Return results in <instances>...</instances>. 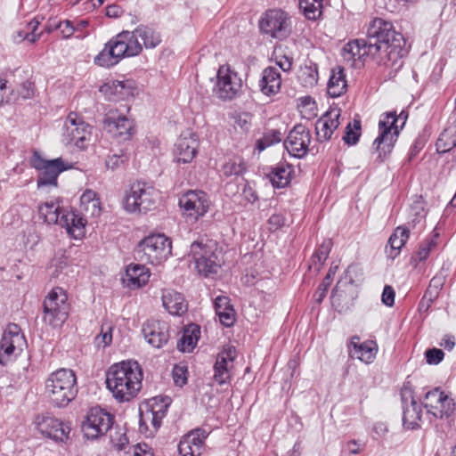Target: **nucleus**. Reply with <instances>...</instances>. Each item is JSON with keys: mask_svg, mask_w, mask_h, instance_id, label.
I'll use <instances>...</instances> for the list:
<instances>
[{"mask_svg": "<svg viewBox=\"0 0 456 456\" xmlns=\"http://www.w3.org/2000/svg\"><path fill=\"white\" fill-rule=\"evenodd\" d=\"M406 40L396 31L392 22L375 18L368 26L366 38L349 41L343 47V57L346 61H362L370 57L380 67L397 72L408 54Z\"/></svg>", "mask_w": 456, "mask_h": 456, "instance_id": "1", "label": "nucleus"}, {"mask_svg": "<svg viewBox=\"0 0 456 456\" xmlns=\"http://www.w3.org/2000/svg\"><path fill=\"white\" fill-rule=\"evenodd\" d=\"M145 48H155L161 43V37L152 28L140 25L133 31L123 30L109 40L103 49L94 57V64L102 68H110L125 58L139 55Z\"/></svg>", "mask_w": 456, "mask_h": 456, "instance_id": "2", "label": "nucleus"}, {"mask_svg": "<svg viewBox=\"0 0 456 456\" xmlns=\"http://www.w3.org/2000/svg\"><path fill=\"white\" fill-rule=\"evenodd\" d=\"M142 370L135 361L115 363L106 373L108 389L118 402H128L142 388Z\"/></svg>", "mask_w": 456, "mask_h": 456, "instance_id": "3", "label": "nucleus"}, {"mask_svg": "<svg viewBox=\"0 0 456 456\" xmlns=\"http://www.w3.org/2000/svg\"><path fill=\"white\" fill-rule=\"evenodd\" d=\"M45 393L53 406H67L77 395L75 372L69 369H60L51 373L45 380Z\"/></svg>", "mask_w": 456, "mask_h": 456, "instance_id": "4", "label": "nucleus"}, {"mask_svg": "<svg viewBox=\"0 0 456 456\" xmlns=\"http://www.w3.org/2000/svg\"><path fill=\"white\" fill-rule=\"evenodd\" d=\"M396 112H388L379 121V136L372 143L373 151L378 153L377 161L382 163L388 158L399 135Z\"/></svg>", "mask_w": 456, "mask_h": 456, "instance_id": "5", "label": "nucleus"}, {"mask_svg": "<svg viewBox=\"0 0 456 456\" xmlns=\"http://www.w3.org/2000/svg\"><path fill=\"white\" fill-rule=\"evenodd\" d=\"M171 250L172 243L167 237L153 234L139 242L134 250V257L141 262L159 265L171 255Z\"/></svg>", "mask_w": 456, "mask_h": 456, "instance_id": "6", "label": "nucleus"}, {"mask_svg": "<svg viewBox=\"0 0 456 456\" xmlns=\"http://www.w3.org/2000/svg\"><path fill=\"white\" fill-rule=\"evenodd\" d=\"M70 305L63 289L53 288L43 303V321L53 328H61L67 321Z\"/></svg>", "mask_w": 456, "mask_h": 456, "instance_id": "7", "label": "nucleus"}, {"mask_svg": "<svg viewBox=\"0 0 456 456\" xmlns=\"http://www.w3.org/2000/svg\"><path fill=\"white\" fill-rule=\"evenodd\" d=\"M159 191L144 182L134 183L124 198V208L131 213H146L155 208Z\"/></svg>", "mask_w": 456, "mask_h": 456, "instance_id": "8", "label": "nucleus"}, {"mask_svg": "<svg viewBox=\"0 0 456 456\" xmlns=\"http://www.w3.org/2000/svg\"><path fill=\"white\" fill-rule=\"evenodd\" d=\"M259 29L272 38L285 39L291 32L290 16L281 9L268 10L259 20Z\"/></svg>", "mask_w": 456, "mask_h": 456, "instance_id": "9", "label": "nucleus"}, {"mask_svg": "<svg viewBox=\"0 0 456 456\" xmlns=\"http://www.w3.org/2000/svg\"><path fill=\"white\" fill-rule=\"evenodd\" d=\"M93 127L75 113H70L65 120L62 142L67 145L85 150L92 140Z\"/></svg>", "mask_w": 456, "mask_h": 456, "instance_id": "10", "label": "nucleus"}, {"mask_svg": "<svg viewBox=\"0 0 456 456\" xmlns=\"http://www.w3.org/2000/svg\"><path fill=\"white\" fill-rule=\"evenodd\" d=\"M191 256L198 273L204 277L216 274L221 268V263L212 245L203 242L202 240L193 241L191 245Z\"/></svg>", "mask_w": 456, "mask_h": 456, "instance_id": "11", "label": "nucleus"}, {"mask_svg": "<svg viewBox=\"0 0 456 456\" xmlns=\"http://www.w3.org/2000/svg\"><path fill=\"white\" fill-rule=\"evenodd\" d=\"M34 424L40 435L56 444L67 443L69 439L71 427L69 422H65L49 414L36 416Z\"/></svg>", "mask_w": 456, "mask_h": 456, "instance_id": "12", "label": "nucleus"}, {"mask_svg": "<svg viewBox=\"0 0 456 456\" xmlns=\"http://www.w3.org/2000/svg\"><path fill=\"white\" fill-rule=\"evenodd\" d=\"M114 417L101 407H93L82 422L81 429L88 440H94L104 436L112 427Z\"/></svg>", "mask_w": 456, "mask_h": 456, "instance_id": "13", "label": "nucleus"}, {"mask_svg": "<svg viewBox=\"0 0 456 456\" xmlns=\"http://www.w3.org/2000/svg\"><path fill=\"white\" fill-rule=\"evenodd\" d=\"M30 163L32 167L39 171L37 187L56 185L59 175L69 167L61 158L47 160L37 151L34 152Z\"/></svg>", "mask_w": 456, "mask_h": 456, "instance_id": "14", "label": "nucleus"}, {"mask_svg": "<svg viewBox=\"0 0 456 456\" xmlns=\"http://www.w3.org/2000/svg\"><path fill=\"white\" fill-rule=\"evenodd\" d=\"M216 78L214 93L219 99L232 100L240 94L242 81L228 66L223 65L218 69Z\"/></svg>", "mask_w": 456, "mask_h": 456, "instance_id": "15", "label": "nucleus"}, {"mask_svg": "<svg viewBox=\"0 0 456 456\" xmlns=\"http://www.w3.org/2000/svg\"><path fill=\"white\" fill-rule=\"evenodd\" d=\"M25 343V338L20 333V327L14 323L9 324L0 341V363L7 364L12 357L22 351Z\"/></svg>", "mask_w": 456, "mask_h": 456, "instance_id": "16", "label": "nucleus"}, {"mask_svg": "<svg viewBox=\"0 0 456 456\" xmlns=\"http://www.w3.org/2000/svg\"><path fill=\"white\" fill-rule=\"evenodd\" d=\"M403 408V426L406 429H418L422 417V409L416 402L409 382L404 383L401 389Z\"/></svg>", "mask_w": 456, "mask_h": 456, "instance_id": "17", "label": "nucleus"}, {"mask_svg": "<svg viewBox=\"0 0 456 456\" xmlns=\"http://www.w3.org/2000/svg\"><path fill=\"white\" fill-rule=\"evenodd\" d=\"M423 406L428 413L442 419L453 413L455 403L440 387H435L425 394Z\"/></svg>", "mask_w": 456, "mask_h": 456, "instance_id": "18", "label": "nucleus"}, {"mask_svg": "<svg viewBox=\"0 0 456 456\" xmlns=\"http://www.w3.org/2000/svg\"><path fill=\"white\" fill-rule=\"evenodd\" d=\"M179 206L184 215L195 222L208 211L210 200L203 191H189L180 198Z\"/></svg>", "mask_w": 456, "mask_h": 456, "instance_id": "19", "label": "nucleus"}, {"mask_svg": "<svg viewBox=\"0 0 456 456\" xmlns=\"http://www.w3.org/2000/svg\"><path fill=\"white\" fill-rule=\"evenodd\" d=\"M102 128L119 141H128L134 133V121L110 110L102 120Z\"/></svg>", "mask_w": 456, "mask_h": 456, "instance_id": "20", "label": "nucleus"}, {"mask_svg": "<svg viewBox=\"0 0 456 456\" xmlns=\"http://www.w3.org/2000/svg\"><path fill=\"white\" fill-rule=\"evenodd\" d=\"M311 142L309 130L303 125H296L284 141V147L290 155L296 158L304 157L308 151Z\"/></svg>", "mask_w": 456, "mask_h": 456, "instance_id": "21", "label": "nucleus"}, {"mask_svg": "<svg viewBox=\"0 0 456 456\" xmlns=\"http://www.w3.org/2000/svg\"><path fill=\"white\" fill-rule=\"evenodd\" d=\"M142 332L147 343L155 348L163 347L170 338L169 325L163 321H146L142 324Z\"/></svg>", "mask_w": 456, "mask_h": 456, "instance_id": "22", "label": "nucleus"}, {"mask_svg": "<svg viewBox=\"0 0 456 456\" xmlns=\"http://www.w3.org/2000/svg\"><path fill=\"white\" fill-rule=\"evenodd\" d=\"M208 436V432L203 428L190 431L178 444L179 453L182 456H200Z\"/></svg>", "mask_w": 456, "mask_h": 456, "instance_id": "23", "label": "nucleus"}, {"mask_svg": "<svg viewBox=\"0 0 456 456\" xmlns=\"http://www.w3.org/2000/svg\"><path fill=\"white\" fill-rule=\"evenodd\" d=\"M199 141L195 134L186 132L177 139L174 154L178 163H190L198 153Z\"/></svg>", "mask_w": 456, "mask_h": 456, "instance_id": "24", "label": "nucleus"}, {"mask_svg": "<svg viewBox=\"0 0 456 456\" xmlns=\"http://www.w3.org/2000/svg\"><path fill=\"white\" fill-rule=\"evenodd\" d=\"M340 111L332 110L323 114L315 124V133L319 142H326L331 138L333 132L339 126Z\"/></svg>", "mask_w": 456, "mask_h": 456, "instance_id": "25", "label": "nucleus"}, {"mask_svg": "<svg viewBox=\"0 0 456 456\" xmlns=\"http://www.w3.org/2000/svg\"><path fill=\"white\" fill-rule=\"evenodd\" d=\"M168 404L159 406L158 410L151 408L147 409L145 411L140 413V427L139 429L142 433L150 432L153 436L160 428L162 419L166 416L167 408Z\"/></svg>", "mask_w": 456, "mask_h": 456, "instance_id": "26", "label": "nucleus"}, {"mask_svg": "<svg viewBox=\"0 0 456 456\" xmlns=\"http://www.w3.org/2000/svg\"><path fill=\"white\" fill-rule=\"evenodd\" d=\"M86 222L87 218L84 215L64 210V212L61 213L59 225L64 227L69 234L77 239L84 234Z\"/></svg>", "mask_w": 456, "mask_h": 456, "instance_id": "27", "label": "nucleus"}, {"mask_svg": "<svg viewBox=\"0 0 456 456\" xmlns=\"http://www.w3.org/2000/svg\"><path fill=\"white\" fill-rule=\"evenodd\" d=\"M260 91L265 95L276 94L281 86V73L277 68L267 67L262 72V77L259 80Z\"/></svg>", "mask_w": 456, "mask_h": 456, "instance_id": "28", "label": "nucleus"}, {"mask_svg": "<svg viewBox=\"0 0 456 456\" xmlns=\"http://www.w3.org/2000/svg\"><path fill=\"white\" fill-rule=\"evenodd\" d=\"M163 306L172 315H182L187 309L188 305L183 296L173 289H164L162 292Z\"/></svg>", "mask_w": 456, "mask_h": 456, "instance_id": "29", "label": "nucleus"}, {"mask_svg": "<svg viewBox=\"0 0 456 456\" xmlns=\"http://www.w3.org/2000/svg\"><path fill=\"white\" fill-rule=\"evenodd\" d=\"M293 172L292 165L280 162L272 168L268 174V177L273 187L284 188L289 184Z\"/></svg>", "mask_w": 456, "mask_h": 456, "instance_id": "30", "label": "nucleus"}, {"mask_svg": "<svg viewBox=\"0 0 456 456\" xmlns=\"http://www.w3.org/2000/svg\"><path fill=\"white\" fill-rule=\"evenodd\" d=\"M214 306L220 322L226 327L232 326L235 322V310L230 298L226 296H218L214 301Z\"/></svg>", "mask_w": 456, "mask_h": 456, "instance_id": "31", "label": "nucleus"}, {"mask_svg": "<svg viewBox=\"0 0 456 456\" xmlns=\"http://www.w3.org/2000/svg\"><path fill=\"white\" fill-rule=\"evenodd\" d=\"M79 211L86 218L97 217L102 212L101 201L97 193L93 190H86L80 197Z\"/></svg>", "mask_w": 456, "mask_h": 456, "instance_id": "32", "label": "nucleus"}, {"mask_svg": "<svg viewBox=\"0 0 456 456\" xmlns=\"http://www.w3.org/2000/svg\"><path fill=\"white\" fill-rule=\"evenodd\" d=\"M126 276L129 287L140 288L148 282L150 272L144 265L131 264L126 267Z\"/></svg>", "mask_w": 456, "mask_h": 456, "instance_id": "33", "label": "nucleus"}, {"mask_svg": "<svg viewBox=\"0 0 456 456\" xmlns=\"http://www.w3.org/2000/svg\"><path fill=\"white\" fill-rule=\"evenodd\" d=\"M346 87L347 84L343 68L332 69L327 86L329 95L333 98L339 97L346 92Z\"/></svg>", "mask_w": 456, "mask_h": 456, "instance_id": "34", "label": "nucleus"}, {"mask_svg": "<svg viewBox=\"0 0 456 456\" xmlns=\"http://www.w3.org/2000/svg\"><path fill=\"white\" fill-rule=\"evenodd\" d=\"M410 234V230L403 227H397L392 235L389 237L388 245L389 249L387 248V256L395 259L402 247L406 243Z\"/></svg>", "mask_w": 456, "mask_h": 456, "instance_id": "35", "label": "nucleus"}, {"mask_svg": "<svg viewBox=\"0 0 456 456\" xmlns=\"http://www.w3.org/2000/svg\"><path fill=\"white\" fill-rule=\"evenodd\" d=\"M200 334V328L197 324H191L184 329L181 338L177 342V348L182 352H191L196 346Z\"/></svg>", "mask_w": 456, "mask_h": 456, "instance_id": "36", "label": "nucleus"}, {"mask_svg": "<svg viewBox=\"0 0 456 456\" xmlns=\"http://www.w3.org/2000/svg\"><path fill=\"white\" fill-rule=\"evenodd\" d=\"M324 0H298L300 12L309 20H317L322 16Z\"/></svg>", "mask_w": 456, "mask_h": 456, "instance_id": "37", "label": "nucleus"}, {"mask_svg": "<svg viewBox=\"0 0 456 456\" xmlns=\"http://www.w3.org/2000/svg\"><path fill=\"white\" fill-rule=\"evenodd\" d=\"M436 146L440 153L448 152L456 147V125L449 126L440 134Z\"/></svg>", "mask_w": 456, "mask_h": 456, "instance_id": "38", "label": "nucleus"}, {"mask_svg": "<svg viewBox=\"0 0 456 456\" xmlns=\"http://www.w3.org/2000/svg\"><path fill=\"white\" fill-rule=\"evenodd\" d=\"M376 353V344L373 341H365L355 346L354 349H350L349 355L369 363L375 358Z\"/></svg>", "mask_w": 456, "mask_h": 456, "instance_id": "39", "label": "nucleus"}, {"mask_svg": "<svg viewBox=\"0 0 456 456\" xmlns=\"http://www.w3.org/2000/svg\"><path fill=\"white\" fill-rule=\"evenodd\" d=\"M63 212L64 209L53 202H45L38 209L39 216L48 224H59L61 213Z\"/></svg>", "mask_w": 456, "mask_h": 456, "instance_id": "40", "label": "nucleus"}, {"mask_svg": "<svg viewBox=\"0 0 456 456\" xmlns=\"http://www.w3.org/2000/svg\"><path fill=\"white\" fill-rule=\"evenodd\" d=\"M297 78L304 87L312 88L316 86L318 82L317 65L313 62L305 63L300 68Z\"/></svg>", "mask_w": 456, "mask_h": 456, "instance_id": "41", "label": "nucleus"}, {"mask_svg": "<svg viewBox=\"0 0 456 456\" xmlns=\"http://www.w3.org/2000/svg\"><path fill=\"white\" fill-rule=\"evenodd\" d=\"M332 245L333 243L330 239H325L313 255L311 258L312 265H314L317 270L327 260Z\"/></svg>", "mask_w": 456, "mask_h": 456, "instance_id": "42", "label": "nucleus"}, {"mask_svg": "<svg viewBox=\"0 0 456 456\" xmlns=\"http://www.w3.org/2000/svg\"><path fill=\"white\" fill-rule=\"evenodd\" d=\"M361 136V121L354 119L353 122H349L345 128V134L343 141L346 144L352 146L355 145Z\"/></svg>", "mask_w": 456, "mask_h": 456, "instance_id": "43", "label": "nucleus"}, {"mask_svg": "<svg viewBox=\"0 0 456 456\" xmlns=\"http://www.w3.org/2000/svg\"><path fill=\"white\" fill-rule=\"evenodd\" d=\"M281 141V133L279 130H271L264 134V136L257 140L256 142V150L262 151L265 150L267 147L280 142Z\"/></svg>", "mask_w": 456, "mask_h": 456, "instance_id": "44", "label": "nucleus"}, {"mask_svg": "<svg viewBox=\"0 0 456 456\" xmlns=\"http://www.w3.org/2000/svg\"><path fill=\"white\" fill-rule=\"evenodd\" d=\"M40 21L35 18L30 22L28 23V30L29 31H18V37L21 40H28L30 43H35L39 39L41 34H36V30L37 29Z\"/></svg>", "mask_w": 456, "mask_h": 456, "instance_id": "45", "label": "nucleus"}, {"mask_svg": "<svg viewBox=\"0 0 456 456\" xmlns=\"http://www.w3.org/2000/svg\"><path fill=\"white\" fill-rule=\"evenodd\" d=\"M335 272L332 269L329 270V273L322 280V282L319 285L316 292L314 293V298L317 303H322L326 296L327 290L331 284L333 275Z\"/></svg>", "mask_w": 456, "mask_h": 456, "instance_id": "46", "label": "nucleus"}, {"mask_svg": "<svg viewBox=\"0 0 456 456\" xmlns=\"http://www.w3.org/2000/svg\"><path fill=\"white\" fill-rule=\"evenodd\" d=\"M112 327L108 325L107 327L102 326V330L99 335L94 338V344L97 347H106L112 341Z\"/></svg>", "mask_w": 456, "mask_h": 456, "instance_id": "47", "label": "nucleus"}, {"mask_svg": "<svg viewBox=\"0 0 456 456\" xmlns=\"http://www.w3.org/2000/svg\"><path fill=\"white\" fill-rule=\"evenodd\" d=\"M244 170L245 165L241 162L228 161L223 167V172L226 176L241 175Z\"/></svg>", "mask_w": 456, "mask_h": 456, "instance_id": "48", "label": "nucleus"}, {"mask_svg": "<svg viewBox=\"0 0 456 456\" xmlns=\"http://www.w3.org/2000/svg\"><path fill=\"white\" fill-rule=\"evenodd\" d=\"M187 367L175 365L173 369V379L176 386L183 387L187 383Z\"/></svg>", "mask_w": 456, "mask_h": 456, "instance_id": "49", "label": "nucleus"}, {"mask_svg": "<svg viewBox=\"0 0 456 456\" xmlns=\"http://www.w3.org/2000/svg\"><path fill=\"white\" fill-rule=\"evenodd\" d=\"M425 356L428 364L436 365L443 361L444 353L442 349L431 348L425 352Z\"/></svg>", "mask_w": 456, "mask_h": 456, "instance_id": "50", "label": "nucleus"}, {"mask_svg": "<svg viewBox=\"0 0 456 456\" xmlns=\"http://www.w3.org/2000/svg\"><path fill=\"white\" fill-rule=\"evenodd\" d=\"M228 368L222 366H214V379L219 384L224 385L230 380Z\"/></svg>", "mask_w": 456, "mask_h": 456, "instance_id": "51", "label": "nucleus"}, {"mask_svg": "<svg viewBox=\"0 0 456 456\" xmlns=\"http://www.w3.org/2000/svg\"><path fill=\"white\" fill-rule=\"evenodd\" d=\"M436 242L433 240H426L420 244L419 250L417 251V256L419 261L426 260L430 253V250L435 247Z\"/></svg>", "mask_w": 456, "mask_h": 456, "instance_id": "52", "label": "nucleus"}, {"mask_svg": "<svg viewBox=\"0 0 456 456\" xmlns=\"http://www.w3.org/2000/svg\"><path fill=\"white\" fill-rule=\"evenodd\" d=\"M411 215L414 216L412 222H419L425 217L423 202L420 200L411 205Z\"/></svg>", "mask_w": 456, "mask_h": 456, "instance_id": "53", "label": "nucleus"}, {"mask_svg": "<svg viewBox=\"0 0 456 456\" xmlns=\"http://www.w3.org/2000/svg\"><path fill=\"white\" fill-rule=\"evenodd\" d=\"M395 290L394 289L389 286L386 285L384 287L382 295H381V301L384 305L387 306H392L395 304Z\"/></svg>", "mask_w": 456, "mask_h": 456, "instance_id": "54", "label": "nucleus"}, {"mask_svg": "<svg viewBox=\"0 0 456 456\" xmlns=\"http://www.w3.org/2000/svg\"><path fill=\"white\" fill-rule=\"evenodd\" d=\"M128 456H153V453L146 444H137L134 445L132 452H128Z\"/></svg>", "mask_w": 456, "mask_h": 456, "instance_id": "55", "label": "nucleus"}, {"mask_svg": "<svg viewBox=\"0 0 456 456\" xmlns=\"http://www.w3.org/2000/svg\"><path fill=\"white\" fill-rule=\"evenodd\" d=\"M268 224L271 231H277L285 224V217L280 214H273L269 217Z\"/></svg>", "mask_w": 456, "mask_h": 456, "instance_id": "56", "label": "nucleus"}, {"mask_svg": "<svg viewBox=\"0 0 456 456\" xmlns=\"http://www.w3.org/2000/svg\"><path fill=\"white\" fill-rule=\"evenodd\" d=\"M125 159L126 156L124 154H113L111 156H108L105 160V164L108 168L115 169L119 167Z\"/></svg>", "mask_w": 456, "mask_h": 456, "instance_id": "57", "label": "nucleus"}, {"mask_svg": "<svg viewBox=\"0 0 456 456\" xmlns=\"http://www.w3.org/2000/svg\"><path fill=\"white\" fill-rule=\"evenodd\" d=\"M20 95L24 100L32 98L34 96L33 83H31L29 81H26V82L22 83L20 91Z\"/></svg>", "mask_w": 456, "mask_h": 456, "instance_id": "58", "label": "nucleus"}, {"mask_svg": "<svg viewBox=\"0 0 456 456\" xmlns=\"http://www.w3.org/2000/svg\"><path fill=\"white\" fill-rule=\"evenodd\" d=\"M242 196L249 203H254L258 199L256 191L248 183L244 185Z\"/></svg>", "mask_w": 456, "mask_h": 456, "instance_id": "59", "label": "nucleus"}, {"mask_svg": "<svg viewBox=\"0 0 456 456\" xmlns=\"http://www.w3.org/2000/svg\"><path fill=\"white\" fill-rule=\"evenodd\" d=\"M60 30L64 38L70 37L75 32L73 22L69 20H62Z\"/></svg>", "mask_w": 456, "mask_h": 456, "instance_id": "60", "label": "nucleus"}, {"mask_svg": "<svg viewBox=\"0 0 456 456\" xmlns=\"http://www.w3.org/2000/svg\"><path fill=\"white\" fill-rule=\"evenodd\" d=\"M6 84L7 81L0 77V105L9 103L12 101V97L5 94Z\"/></svg>", "mask_w": 456, "mask_h": 456, "instance_id": "61", "label": "nucleus"}, {"mask_svg": "<svg viewBox=\"0 0 456 456\" xmlns=\"http://www.w3.org/2000/svg\"><path fill=\"white\" fill-rule=\"evenodd\" d=\"M438 296L439 291H437V287L432 285L428 287L423 297L430 302H434L438 297Z\"/></svg>", "mask_w": 456, "mask_h": 456, "instance_id": "62", "label": "nucleus"}, {"mask_svg": "<svg viewBox=\"0 0 456 456\" xmlns=\"http://www.w3.org/2000/svg\"><path fill=\"white\" fill-rule=\"evenodd\" d=\"M440 346H443L444 349L451 351L455 346V338L452 335H445L442 342L440 343Z\"/></svg>", "mask_w": 456, "mask_h": 456, "instance_id": "63", "label": "nucleus"}, {"mask_svg": "<svg viewBox=\"0 0 456 456\" xmlns=\"http://www.w3.org/2000/svg\"><path fill=\"white\" fill-rule=\"evenodd\" d=\"M219 354L232 362L236 357V350L233 346H229L220 352Z\"/></svg>", "mask_w": 456, "mask_h": 456, "instance_id": "64", "label": "nucleus"}]
</instances>
